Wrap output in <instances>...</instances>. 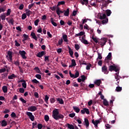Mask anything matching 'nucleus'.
<instances>
[{
	"mask_svg": "<svg viewBox=\"0 0 129 129\" xmlns=\"http://www.w3.org/2000/svg\"><path fill=\"white\" fill-rule=\"evenodd\" d=\"M102 82H101V80H97L94 82V84L97 86H100V84H101Z\"/></svg>",
	"mask_w": 129,
	"mask_h": 129,
	"instance_id": "nucleus-16",
	"label": "nucleus"
},
{
	"mask_svg": "<svg viewBox=\"0 0 129 129\" xmlns=\"http://www.w3.org/2000/svg\"><path fill=\"white\" fill-rule=\"evenodd\" d=\"M92 39L95 43H98V40H97V38L92 36Z\"/></svg>",
	"mask_w": 129,
	"mask_h": 129,
	"instance_id": "nucleus-53",
	"label": "nucleus"
},
{
	"mask_svg": "<svg viewBox=\"0 0 129 129\" xmlns=\"http://www.w3.org/2000/svg\"><path fill=\"white\" fill-rule=\"evenodd\" d=\"M54 21H55V19H54V18H50V22L52 25H53L54 27H57V23H56Z\"/></svg>",
	"mask_w": 129,
	"mask_h": 129,
	"instance_id": "nucleus-17",
	"label": "nucleus"
},
{
	"mask_svg": "<svg viewBox=\"0 0 129 129\" xmlns=\"http://www.w3.org/2000/svg\"><path fill=\"white\" fill-rule=\"evenodd\" d=\"M92 65L91 63H89L86 67V69L87 70H90V67H91Z\"/></svg>",
	"mask_w": 129,
	"mask_h": 129,
	"instance_id": "nucleus-63",
	"label": "nucleus"
},
{
	"mask_svg": "<svg viewBox=\"0 0 129 129\" xmlns=\"http://www.w3.org/2000/svg\"><path fill=\"white\" fill-rule=\"evenodd\" d=\"M100 20H104L106 19V15L105 14H103L100 16L99 17Z\"/></svg>",
	"mask_w": 129,
	"mask_h": 129,
	"instance_id": "nucleus-22",
	"label": "nucleus"
},
{
	"mask_svg": "<svg viewBox=\"0 0 129 129\" xmlns=\"http://www.w3.org/2000/svg\"><path fill=\"white\" fill-rule=\"evenodd\" d=\"M39 23H40V19H37L34 22V25L35 26H38L39 25Z\"/></svg>",
	"mask_w": 129,
	"mask_h": 129,
	"instance_id": "nucleus-44",
	"label": "nucleus"
},
{
	"mask_svg": "<svg viewBox=\"0 0 129 129\" xmlns=\"http://www.w3.org/2000/svg\"><path fill=\"white\" fill-rule=\"evenodd\" d=\"M104 105H105V106H108V105H109V104L108 103V101H107V100H106V99H104L103 100V102Z\"/></svg>",
	"mask_w": 129,
	"mask_h": 129,
	"instance_id": "nucleus-26",
	"label": "nucleus"
},
{
	"mask_svg": "<svg viewBox=\"0 0 129 129\" xmlns=\"http://www.w3.org/2000/svg\"><path fill=\"white\" fill-rule=\"evenodd\" d=\"M107 41H106V38H103V40H101L100 42V45L102 46V47H103L106 44V42Z\"/></svg>",
	"mask_w": 129,
	"mask_h": 129,
	"instance_id": "nucleus-10",
	"label": "nucleus"
},
{
	"mask_svg": "<svg viewBox=\"0 0 129 129\" xmlns=\"http://www.w3.org/2000/svg\"><path fill=\"white\" fill-rule=\"evenodd\" d=\"M37 107L35 106H31L28 108V111L34 112V111H36V110H37Z\"/></svg>",
	"mask_w": 129,
	"mask_h": 129,
	"instance_id": "nucleus-8",
	"label": "nucleus"
},
{
	"mask_svg": "<svg viewBox=\"0 0 129 129\" xmlns=\"http://www.w3.org/2000/svg\"><path fill=\"white\" fill-rule=\"evenodd\" d=\"M26 15L28 17H30V15H31V14H32L33 13L32 12V11L28 10V9H26Z\"/></svg>",
	"mask_w": 129,
	"mask_h": 129,
	"instance_id": "nucleus-28",
	"label": "nucleus"
},
{
	"mask_svg": "<svg viewBox=\"0 0 129 129\" xmlns=\"http://www.w3.org/2000/svg\"><path fill=\"white\" fill-rule=\"evenodd\" d=\"M109 71H110V72H112V71H115V72H118L115 74V79H116V81L117 82V85L118 86H119V77H120V76H118V74H119V69H118V68H117V67L113 66V65H111L109 67Z\"/></svg>",
	"mask_w": 129,
	"mask_h": 129,
	"instance_id": "nucleus-1",
	"label": "nucleus"
},
{
	"mask_svg": "<svg viewBox=\"0 0 129 129\" xmlns=\"http://www.w3.org/2000/svg\"><path fill=\"white\" fill-rule=\"evenodd\" d=\"M2 89L4 93H7L8 92V87L6 86H3Z\"/></svg>",
	"mask_w": 129,
	"mask_h": 129,
	"instance_id": "nucleus-23",
	"label": "nucleus"
},
{
	"mask_svg": "<svg viewBox=\"0 0 129 129\" xmlns=\"http://www.w3.org/2000/svg\"><path fill=\"white\" fill-rule=\"evenodd\" d=\"M34 70H36V72L37 73H39V74H41V71H40V69H39L38 67H36L34 69Z\"/></svg>",
	"mask_w": 129,
	"mask_h": 129,
	"instance_id": "nucleus-41",
	"label": "nucleus"
},
{
	"mask_svg": "<svg viewBox=\"0 0 129 129\" xmlns=\"http://www.w3.org/2000/svg\"><path fill=\"white\" fill-rule=\"evenodd\" d=\"M68 48L69 49V53L71 56V57H73V50L71 49V47L69 45L68 46Z\"/></svg>",
	"mask_w": 129,
	"mask_h": 129,
	"instance_id": "nucleus-11",
	"label": "nucleus"
},
{
	"mask_svg": "<svg viewBox=\"0 0 129 129\" xmlns=\"http://www.w3.org/2000/svg\"><path fill=\"white\" fill-rule=\"evenodd\" d=\"M31 36L32 39H34L35 41H38V37L36 36V34L34 32H31Z\"/></svg>",
	"mask_w": 129,
	"mask_h": 129,
	"instance_id": "nucleus-14",
	"label": "nucleus"
},
{
	"mask_svg": "<svg viewBox=\"0 0 129 129\" xmlns=\"http://www.w3.org/2000/svg\"><path fill=\"white\" fill-rule=\"evenodd\" d=\"M61 5H65V2L64 1L59 2L57 5V7L59 8V6H61Z\"/></svg>",
	"mask_w": 129,
	"mask_h": 129,
	"instance_id": "nucleus-36",
	"label": "nucleus"
},
{
	"mask_svg": "<svg viewBox=\"0 0 129 129\" xmlns=\"http://www.w3.org/2000/svg\"><path fill=\"white\" fill-rule=\"evenodd\" d=\"M16 77L17 76L13 74L8 77V79H14V78H16Z\"/></svg>",
	"mask_w": 129,
	"mask_h": 129,
	"instance_id": "nucleus-27",
	"label": "nucleus"
},
{
	"mask_svg": "<svg viewBox=\"0 0 129 129\" xmlns=\"http://www.w3.org/2000/svg\"><path fill=\"white\" fill-rule=\"evenodd\" d=\"M115 90L117 92H120L122 90V88L118 86L116 87Z\"/></svg>",
	"mask_w": 129,
	"mask_h": 129,
	"instance_id": "nucleus-32",
	"label": "nucleus"
},
{
	"mask_svg": "<svg viewBox=\"0 0 129 129\" xmlns=\"http://www.w3.org/2000/svg\"><path fill=\"white\" fill-rule=\"evenodd\" d=\"M43 128V125L41 123L38 124L37 128L42 129Z\"/></svg>",
	"mask_w": 129,
	"mask_h": 129,
	"instance_id": "nucleus-55",
	"label": "nucleus"
},
{
	"mask_svg": "<svg viewBox=\"0 0 129 129\" xmlns=\"http://www.w3.org/2000/svg\"><path fill=\"white\" fill-rule=\"evenodd\" d=\"M102 72L104 74H108V70H107V67L104 66L102 67Z\"/></svg>",
	"mask_w": 129,
	"mask_h": 129,
	"instance_id": "nucleus-6",
	"label": "nucleus"
},
{
	"mask_svg": "<svg viewBox=\"0 0 129 129\" xmlns=\"http://www.w3.org/2000/svg\"><path fill=\"white\" fill-rule=\"evenodd\" d=\"M26 114L27 115H28V116H29L30 119L32 121H34V120H35V116H33V113H32V112H27Z\"/></svg>",
	"mask_w": 129,
	"mask_h": 129,
	"instance_id": "nucleus-3",
	"label": "nucleus"
},
{
	"mask_svg": "<svg viewBox=\"0 0 129 129\" xmlns=\"http://www.w3.org/2000/svg\"><path fill=\"white\" fill-rule=\"evenodd\" d=\"M69 12H70L69 8H68L66 11L64 10V16H65V17H69Z\"/></svg>",
	"mask_w": 129,
	"mask_h": 129,
	"instance_id": "nucleus-20",
	"label": "nucleus"
},
{
	"mask_svg": "<svg viewBox=\"0 0 129 129\" xmlns=\"http://www.w3.org/2000/svg\"><path fill=\"white\" fill-rule=\"evenodd\" d=\"M6 6H5L4 7L0 8V14L1 13H4V12H6Z\"/></svg>",
	"mask_w": 129,
	"mask_h": 129,
	"instance_id": "nucleus-30",
	"label": "nucleus"
},
{
	"mask_svg": "<svg viewBox=\"0 0 129 129\" xmlns=\"http://www.w3.org/2000/svg\"><path fill=\"white\" fill-rule=\"evenodd\" d=\"M19 100L21 101L23 103H27V101L24 99L23 98H20Z\"/></svg>",
	"mask_w": 129,
	"mask_h": 129,
	"instance_id": "nucleus-49",
	"label": "nucleus"
},
{
	"mask_svg": "<svg viewBox=\"0 0 129 129\" xmlns=\"http://www.w3.org/2000/svg\"><path fill=\"white\" fill-rule=\"evenodd\" d=\"M111 57H112L111 52H109L106 58H107V59H110V60H111Z\"/></svg>",
	"mask_w": 129,
	"mask_h": 129,
	"instance_id": "nucleus-51",
	"label": "nucleus"
},
{
	"mask_svg": "<svg viewBox=\"0 0 129 129\" xmlns=\"http://www.w3.org/2000/svg\"><path fill=\"white\" fill-rule=\"evenodd\" d=\"M72 64L74 67H75V66H76V61H75V59L72 60Z\"/></svg>",
	"mask_w": 129,
	"mask_h": 129,
	"instance_id": "nucleus-45",
	"label": "nucleus"
},
{
	"mask_svg": "<svg viewBox=\"0 0 129 129\" xmlns=\"http://www.w3.org/2000/svg\"><path fill=\"white\" fill-rule=\"evenodd\" d=\"M99 60H101L102 59V56H101V54L98 53V58Z\"/></svg>",
	"mask_w": 129,
	"mask_h": 129,
	"instance_id": "nucleus-60",
	"label": "nucleus"
},
{
	"mask_svg": "<svg viewBox=\"0 0 129 129\" xmlns=\"http://www.w3.org/2000/svg\"><path fill=\"white\" fill-rule=\"evenodd\" d=\"M6 71H7L6 68L2 69L0 70V73H4V72H6Z\"/></svg>",
	"mask_w": 129,
	"mask_h": 129,
	"instance_id": "nucleus-61",
	"label": "nucleus"
},
{
	"mask_svg": "<svg viewBox=\"0 0 129 129\" xmlns=\"http://www.w3.org/2000/svg\"><path fill=\"white\" fill-rule=\"evenodd\" d=\"M67 125H68V128H70V129H75V128L74 127V126L73 124H70L69 123H68Z\"/></svg>",
	"mask_w": 129,
	"mask_h": 129,
	"instance_id": "nucleus-34",
	"label": "nucleus"
},
{
	"mask_svg": "<svg viewBox=\"0 0 129 129\" xmlns=\"http://www.w3.org/2000/svg\"><path fill=\"white\" fill-rule=\"evenodd\" d=\"M8 55L9 57V59L12 62V61H13V52L11 51H9L8 52Z\"/></svg>",
	"mask_w": 129,
	"mask_h": 129,
	"instance_id": "nucleus-9",
	"label": "nucleus"
},
{
	"mask_svg": "<svg viewBox=\"0 0 129 129\" xmlns=\"http://www.w3.org/2000/svg\"><path fill=\"white\" fill-rule=\"evenodd\" d=\"M26 18H27V15L25 13H24L22 16V20H25Z\"/></svg>",
	"mask_w": 129,
	"mask_h": 129,
	"instance_id": "nucleus-54",
	"label": "nucleus"
},
{
	"mask_svg": "<svg viewBox=\"0 0 129 129\" xmlns=\"http://www.w3.org/2000/svg\"><path fill=\"white\" fill-rule=\"evenodd\" d=\"M50 10H51V11H55L57 10V6L50 7Z\"/></svg>",
	"mask_w": 129,
	"mask_h": 129,
	"instance_id": "nucleus-62",
	"label": "nucleus"
},
{
	"mask_svg": "<svg viewBox=\"0 0 129 129\" xmlns=\"http://www.w3.org/2000/svg\"><path fill=\"white\" fill-rule=\"evenodd\" d=\"M49 57H50V56H49V55H48V56H44V61H48V62H49Z\"/></svg>",
	"mask_w": 129,
	"mask_h": 129,
	"instance_id": "nucleus-64",
	"label": "nucleus"
},
{
	"mask_svg": "<svg viewBox=\"0 0 129 129\" xmlns=\"http://www.w3.org/2000/svg\"><path fill=\"white\" fill-rule=\"evenodd\" d=\"M62 39L64 42H66V43H68V42H69L68 40V36L66 34L62 36Z\"/></svg>",
	"mask_w": 129,
	"mask_h": 129,
	"instance_id": "nucleus-15",
	"label": "nucleus"
},
{
	"mask_svg": "<svg viewBox=\"0 0 129 129\" xmlns=\"http://www.w3.org/2000/svg\"><path fill=\"white\" fill-rule=\"evenodd\" d=\"M19 53L23 59H27V56H26V54H27V53H26L25 50H20Z\"/></svg>",
	"mask_w": 129,
	"mask_h": 129,
	"instance_id": "nucleus-4",
	"label": "nucleus"
},
{
	"mask_svg": "<svg viewBox=\"0 0 129 129\" xmlns=\"http://www.w3.org/2000/svg\"><path fill=\"white\" fill-rule=\"evenodd\" d=\"M73 109L75 112H77V113H79L80 112V109L77 106H73Z\"/></svg>",
	"mask_w": 129,
	"mask_h": 129,
	"instance_id": "nucleus-18",
	"label": "nucleus"
},
{
	"mask_svg": "<svg viewBox=\"0 0 129 129\" xmlns=\"http://www.w3.org/2000/svg\"><path fill=\"white\" fill-rule=\"evenodd\" d=\"M103 4L102 5L103 7H102V8H101L102 10L103 8H105V7H107V5H108V4L107 3V2L106 1H105V2L103 1Z\"/></svg>",
	"mask_w": 129,
	"mask_h": 129,
	"instance_id": "nucleus-31",
	"label": "nucleus"
},
{
	"mask_svg": "<svg viewBox=\"0 0 129 129\" xmlns=\"http://www.w3.org/2000/svg\"><path fill=\"white\" fill-rule=\"evenodd\" d=\"M2 126H7L8 125V123L7 122V121L3 120H2Z\"/></svg>",
	"mask_w": 129,
	"mask_h": 129,
	"instance_id": "nucleus-35",
	"label": "nucleus"
},
{
	"mask_svg": "<svg viewBox=\"0 0 129 129\" xmlns=\"http://www.w3.org/2000/svg\"><path fill=\"white\" fill-rule=\"evenodd\" d=\"M45 55V51H41L37 53V57H38L39 58H41V57H43Z\"/></svg>",
	"mask_w": 129,
	"mask_h": 129,
	"instance_id": "nucleus-12",
	"label": "nucleus"
},
{
	"mask_svg": "<svg viewBox=\"0 0 129 129\" xmlns=\"http://www.w3.org/2000/svg\"><path fill=\"white\" fill-rule=\"evenodd\" d=\"M84 120V125H86V127H88V126H89V121L88 120V119L85 118Z\"/></svg>",
	"mask_w": 129,
	"mask_h": 129,
	"instance_id": "nucleus-13",
	"label": "nucleus"
},
{
	"mask_svg": "<svg viewBox=\"0 0 129 129\" xmlns=\"http://www.w3.org/2000/svg\"><path fill=\"white\" fill-rule=\"evenodd\" d=\"M81 78L82 79V82H85V80H86V77L84 75H82L81 76Z\"/></svg>",
	"mask_w": 129,
	"mask_h": 129,
	"instance_id": "nucleus-39",
	"label": "nucleus"
},
{
	"mask_svg": "<svg viewBox=\"0 0 129 129\" xmlns=\"http://www.w3.org/2000/svg\"><path fill=\"white\" fill-rule=\"evenodd\" d=\"M81 41L85 45H89V42L87 41V40L85 39V35H84L82 37V39H81Z\"/></svg>",
	"mask_w": 129,
	"mask_h": 129,
	"instance_id": "nucleus-5",
	"label": "nucleus"
},
{
	"mask_svg": "<svg viewBox=\"0 0 129 129\" xmlns=\"http://www.w3.org/2000/svg\"><path fill=\"white\" fill-rule=\"evenodd\" d=\"M79 62L80 65H87V63H86V62H85V61H83L82 62V60H79Z\"/></svg>",
	"mask_w": 129,
	"mask_h": 129,
	"instance_id": "nucleus-43",
	"label": "nucleus"
},
{
	"mask_svg": "<svg viewBox=\"0 0 129 129\" xmlns=\"http://www.w3.org/2000/svg\"><path fill=\"white\" fill-rule=\"evenodd\" d=\"M35 77L37 78V79L41 80L42 79V76L40 74H37L35 75Z\"/></svg>",
	"mask_w": 129,
	"mask_h": 129,
	"instance_id": "nucleus-48",
	"label": "nucleus"
},
{
	"mask_svg": "<svg viewBox=\"0 0 129 129\" xmlns=\"http://www.w3.org/2000/svg\"><path fill=\"white\" fill-rule=\"evenodd\" d=\"M9 24H11V25H14V23H15V20H14V18H11L10 20L8 21Z\"/></svg>",
	"mask_w": 129,
	"mask_h": 129,
	"instance_id": "nucleus-29",
	"label": "nucleus"
},
{
	"mask_svg": "<svg viewBox=\"0 0 129 129\" xmlns=\"http://www.w3.org/2000/svg\"><path fill=\"white\" fill-rule=\"evenodd\" d=\"M92 123L95 125V127H98V123H100V121L99 120H96L95 121L94 119L92 120Z\"/></svg>",
	"mask_w": 129,
	"mask_h": 129,
	"instance_id": "nucleus-7",
	"label": "nucleus"
},
{
	"mask_svg": "<svg viewBox=\"0 0 129 129\" xmlns=\"http://www.w3.org/2000/svg\"><path fill=\"white\" fill-rule=\"evenodd\" d=\"M23 37L24 38L23 39V42H25V41H27V40H28V39L29 38V35L26 34H23Z\"/></svg>",
	"mask_w": 129,
	"mask_h": 129,
	"instance_id": "nucleus-24",
	"label": "nucleus"
},
{
	"mask_svg": "<svg viewBox=\"0 0 129 129\" xmlns=\"http://www.w3.org/2000/svg\"><path fill=\"white\" fill-rule=\"evenodd\" d=\"M105 13H106V15L107 17H109V16H110V15H111V11H110L109 10H106Z\"/></svg>",
	"mask_w": 129,
	"mask_h": 129,
	"instance_id": "nucleus-25",
	"label": "nucleus"
},
{
	"mask_svg": "<svg viewBox=\"0 0 129 129\" xmlns=\"http://www.w3.org/2000/svg\"><path fill=\"white\" fill-rule=\"evenodd\" d=\"M69 116L72 118L74 117V116H75V113H72L69 114Z\"/></svg>",
	"mask_w": 129,
	"mask_h": 129,
	"instance_id": "nucleus-58",
	"label": "nucleus"
},
{
	"mask_svg": "<svg viewBox=\"0 0 129 129\" xmlns=\"http://www.w3.org/2000/svg\"><path fill=\"white\" fill-rule=\"evenodd\" d=\"M15 46H16L17 47H20V46H21V44L19 43V42H18V41H17V40L15 41Z\"/></svg>",
	"mask_w": 129,
	"mask_h": 129,
	"instance_id": "nucleus-57",
	"label": "nucleus"
},
{
	"mask_svg": "<svg viewBox=\"0 0 129 129\" xmlns=\"http://www.w3.org/2000/svg\"><path fill=\"white\" fill-rule=\"evenodd\" d=\"M56 101H58L60 104H64V101H63V99L62 98H56Z\"/></svg>",
	"mask_w": 129,
	"mask_h": 129,
	"instance_id": "nucleus-19",
	"label": "nucleus"
},
{
	"mask_svg": "<svg viewBox=\"0 0 129 129\" xmlns=\"http://www.w3.org/2000/svg\"><path fill=\"white\" fill-rule=\"evenodd\" d=\"M19 92H20V93H24V92H25V89L23 88H20L19 89Z\"/></svg>",
	"mask_w": 129,
	"mask_h": 129,
	"instance_id": "nucleus-56",
	"label": "nucleus"
},
{
	"mask_svg": "<svg viewBox=\"0 0 129 129\" xmlns=\"http://www.w3.org/2000/svg\"><path fill=\"white\" fill-rule=\"evenodd\" d=\"M32 82L33 83H35L36 84H38V83H40V82H39L38 80H37V79H34L33 80H32Z\"/></svg>",
	"mask_w": 129,
	"mask_h": 129,
	"instance_id": "nucleus-42",
	"label": "nucleus"
},
{
	"mask_svg": "<svg viewBox=\"0 0 129 129\" xmlns=\"http://www.w3.org/2000/svg\"><path fill=\"white\" fill-rule=\"evenodd\" d=\"M85 109V113H87V114H89L90 112H89V109L86 108H84Z\"/></svg>",
	"mask_w": 129,
	"mask_h": 129,
	"instance_id": "nucleus-59",
	"label": "nucleus"
},
{
	"mask_svg": "<svg viewBox=\"0 0 129 129\" xmlns=\"http://www.w3.org/2000/svg\"><path fill=\"white\" fill-rule=\"evenodd\" d=\"M49 100V96L48 95H46L45 96V98H44V101H45L46 103L48 104V101Z\"/></svg>",
	"mask_w": 129,
	"mask_h": 129,
	"instance_id": "nucleus-38",
	"label": "nucleus"
},
{
	"mask_svg": "<svg viewBox=\"0 0 129 129\" xmlns=\"http://www.w3.org/2000/svg\"><path fill=\"white\" fill-rule=\"evenodd\" d=\"M11 13H12V11L10 9H9L7 10V12L6 13L7 17H9V16H10V15H11Z\"/></svg>",
	"mask_w": 129,
	"mask_h": 129,
	"instance_id": "nucleus-40",
	"label": "nucleus"
},
{
	"mask_svg": "<svg viewBox=\"0 0 129 129\" xmlns=\"http://www.w3.org/2000/svg\"><path fill=\"white\" fill-rule=\"evenodd\" d=\"M79 72L77 71L75 75V78H77V77H79Z\"/></svg>",
	"mask_w": 129,
	"mask_h": 129,
	"instance_id": "nucleus-50",
	"label": "nucleus"
},
{
	"mask_svg": "<svg viewBox=\"0 0 129 129\" xmlns=\"http://www.w3.org/2000/svg\"><path fill=\"white\" fill-rule=\"evenodd\" d=\"M52 117L55 119V120H59L60 116L59 115V110L58 109H55L52 111Z\"/></svg>",
	"mask_w": 129,
	"mask_h": 129,
	"instance_id": "nucleus-2",
	"label": "nucleus"
},
{
	"mask_svg": "<svg viewBox=\"0 0 129 129\" xmlns=\"http://www.w3.org/2000/svg\"><path fill=\"white\" fill-rule=\"evenodd\" d=\"M56 14L58 15L59 16H60V15L61 14L60 10V8L57 7L56 9Z\"/></svg>",
	"mask_w": 129,
	"mask_h": 129,
	"instance_id": "nucleus-37",
	"label": "nucleus"
},
{
	"mask_svg": "<svg viewBox=\"0 0 129 129\" xmlns=\"http://www.w3.org/2000/svg\"><path fill=\"white\" fill-rule=\"evenodd\" d=\"M58 44V45H62V44H63V39L61 38L60 39H59Z\"/></svg>",
	"mask_w": 129,
	"mask_h": 129,
	"instance_id": "nucleus-52",
	"label": "nucleus"
},
{
	"mask_svg": "<svg viewBox=\"0 0 129 129\" xmlns=\"http://www.w3.org/2000/svg\"><path fill=\"white\" fill-rule=\"evenodd\" d=\"M101 23L103 25L107 24L108 23V18H107L105 19H103V20L101 21Z\"/></svg>",
	"mask_w": 129,
	"mask_h": 129,
	"instance_id": "nucleus-21",
	"label": "nucleus"
},
{
	"mask_svg": "<svg viewBox=\"0 0 129 129\" xmlns=\"http://www.w3.org/2000/svg\"><path fill=\"white\" fill-rule=\"evenodd\" d=\"M0 18L2 20H6V14L5 13H4L3 15L1 14V15L0 16Z\"/></svg>",
	"mask_w": 129,
	"mask_h": 129,
	"instance_id": "nucleus-33",
	"label": "nucleus"
},
{
	"mask_svg": "<svg viewBox=\"0 0 129 129\" xmlns=\"http://www.w3.org/2000/svg\"><path fill=\"white\" fill-rule=\"evenodd\" d=\"M75 48L77 51H78L79 49H80V46H79V45L76 44L75 45Z\"/></svg>",
	"mask_w": 129,
	"mask_h": 129,
	"instance_id": "nucleus-47",
	"label": "nucleus"
},
{
	"mask_svg": "<svg viewBox=\"0 0 129 129\" xmlns=\"http://www.w3.org/2000/svg\"><path fill=\"white\" fill-rule=\"evenodd\" d=\"M49 115H45L44 116V119L45 120V121H49Z\"/></svg>",
	"mask_w": 129,
	"mask_h": 129,
	"instance_id": "nucleus-46",
	"label": "nucleus"
}]
</instances>
